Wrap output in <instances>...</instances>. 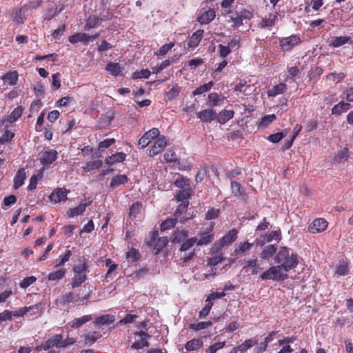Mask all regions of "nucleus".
I'll use <instances>...</instances> for the list:
<instances>
[{"mask_svg":"<svg viewBox=\"0 0 353 353\" xmlns=\"http://www.w3.org/2000/svg\"><path fill=\"white\" fill-rule=\"evenodd\" d=\"M125 157H126V154L125 153H123L122 152H117L116 154H114L108 157L105 159V162L108 164L112 165L117 162H122L123 161L125 160Z\"/></svg>","mask_w":353,"mask_h":353,"instance_id":"c85d7f7f","label":"nucleus"},{"mask_svg":"<svg viewBox=\"0 0 353 353\" xmlns=\"http://www.w3.org/2000/svg\"><path fill=\"white\" fill-rule=\"evenodd\" d=\"M141 207V203H133L130 208V216L135 217L140 212Z\"/></svg>","mask_w":353,"mask_h":353,"instance_id":"e2e57ef3","label":"nucleus"},{"mask_svg":"<svg viewBox=\"0 0 353 353\" xmlns=\"http://www.w3.org/2000/svg\"><path fill=\"white\" fill-rule=\"evenodd\" d=\"M88 265L85 259L82 262L80 261L79 264L73 267L74 276L70 283L72 288H78L87 280L86 272H88Z\"/></svg>","mask_w":353,"mask_h":353,"instance_id":"f03ea898","label":"nucleus"},{"mask_svg":"<svg viewBox=\"0 0 353 353\" xmlns=\"http://www.w3.org/2000/svg\"><path fill=\"white\" fill-rule=\"evenodd\" d=\"M188 236V232L185 230H174L172 235L173 243H179L184 241Z\"/></svg>","mask_w":353,"mask_h":353,"instance_id":"4be33fe9","label":"nucleus"},{"mask_svg":"<svg viewBox=\"0 0 353 353\" xmlns=\"http://www.w3.org/2000/svg\"><path fill=\"white\" fill-rule=\"evenodd\" d=\"M90 294L88 293L82 296L75 299L74 292H69L59 296L55 301V304L58 307H64L71 302L74 303L77 305H84L90 298Z\"/></svg>","mask_w":353,"mask_h":353,"instance_id":"7ed1b4c3","label":"nucleus"},{"mask_svg":"<svg viewBox=\"0 0 353 353\" xmlns=\"http://www.w3.org/2000/svg\"><path fill=\"white\" fill-rule=\"evenodd\" d=\"M90 39V35L85 33L77 32L69 37L68 40L71 43H77L78 42H86Z\"/></svg>","mask_w":353,"mask_h":353,"instance_id":"b1692460","label":"nucleus"},{"mask_svg":"<svg viewBox=\"0 0 353 353\" xmlns=\"http://www.w3.org/2000/svg\"><path fill=\"white\" fill-rule=\"evenodd\" d=\"M36 280L37 279L34 276L26 277L21 282L20 287L22 288H26L33 284Z\"/></svg>","mask_w":353,"mask_h":353,"instance_id":"0e129e2a","label":"nucleus"},{"mask_svg":"<svg viewBox=\"0 0 353 353\" xmlns=\"http://www.w3.org/2000/svg\"><path fill=\"white\" fill-rule=\"evenodd\" d=\"M257 343L256 340H253L252 339H249L245 340L243 343H242L241 345H239L237 347L239 349V351L240 352H245L249 348L253 347Z\"/></svg>","mask_w":353,"mask_h":353,"instance_id":"de8ad7c7","label":"nucleus"},{"mask_svg":"<svg viewBox=\"0 0 353 353\" xmlns=\"http://www.w3.org/2000/svg\"><path fill=\"white\" fill-rule=\"evenodd\" d=\"M101 336L99 333L94 332L84 335L85 344L91 345Z\"/></svg>","mask_w":353,"mask_h":353,"instance_id":"79ce46f5","label":"nucleus"},{"mask_svg":"<svg viewBox=\"0 0 353 353\" xmlns=\"http://www.w3.org/2000/svg\"><path fill=\"white\" fill-rule=\"evenodd\" d=\"M168 239L167 237H160L157 239L154 245V252L157 254L168 244Z\"/></svg>","mask_w":353,"mask_h":353,"instance_id":"f704fd0d","label":"nucleus"},{"mask_svg":"<svg viewBox=\"0 0 353 353\" xmlns=\"http://www.w3.org/2000/svg\"><path fill=\"white\" fill-rule=\"evenodd\" d=\"M237 236V231L236 229L230 230L228 234L223 236L219 241L225 246L233 243Z\"/></svg>","mask_w":353,"mask_h":353,"instance_id":"bb28decb","label":"nucleus"},{"mask_svg":"<svg viewBox=\"0 0 353 353\" xmlns=\"http://www.w3.org/2000/svg\"><path fill=\"white\" fill-rule=\"evenodd\" d=\"M135 336H138L139 339H137L134 342L131 346V348L135 350H140L145 347L149 346L148 341L150 336L144 331L137 332L134 333Z\"/></svg>","mask_w":353,"mask_h":353,"instance_id":"1a4fd4ad","label":"nucleus"},{"mask_svg":"<svg viewBox=\"0 0 353 353\" xmlns=\"http://www.w3.org/2000/svg\"><path fill=\"white\" fill-rule=\"evenodd\" d=\"M174 185L180 188L181 189L186 188L188 187H190V183L189 179L184 178V177H180L174 181Z\"/></svg>","mask_w":353,"mask_h":353,"instance_id":"680f3d73","label":"nucleus"},{"mask_svg":"<svg viewBox=\"0 0 353 353\" xmlns=\"http://www.w3.org/2000/svg\"><path fill=\"white\" fill-rule=\"evenodd\" d=\"M216 113L212 109H205L200 111L197 114V118L202 122L210 123L216 119Z\"/></svg>","mask_w":353,"mask_h":353,"instance_id":"ddd939ff","label":"nucleus"},{"mask_svg":"<svg viewBox=\"0 0 353 353\" xmlns=\"http://www.w3.org/2000/svg\"><path fill=\"white\" fill-rule=\"evenodd\" d=\"M350 41V37L347 36L334 37L328 41V45L333 48L341 47Z\"/></svg>","mask_w":353,"mask_h":353,"instance_id":"a211bd4d","label":"nucleus"},{"mask_svg":"<svg viewBox=\"0 0 353 353\" xmlns=\"http://www.w3.org/2000/svg\"><path fill=\"white\" fill-rule=\"evenodd\" d=\"M106 70L112 75L118 76L122 70V68L118 63H108L106 65Z\"/></svg>","mask_w":353,"mask_h":353,"instance_id":"4c0bfd02","label":"nucleus"},{"mask_svg":"<svg viewBox=\"0 0 353 353\" xmlns=\"http://www.w3.org/2000/svg\"><path fill=\"white\" fill-rule=\"evenodd\" d=\"M301 42V38L298 34H292L289 37L281 39L279 46L283 52H289L300 44Z\"/></svg>","mask_w":353,"mask_h":353,"instance_id":"39448f33","label":"nucleus"},{"mask_svg":"<svg viewBox=\"0 0 353 353\" xmlns=\"http://www.w3.org/2000/svg\"><path fill=\"white\" fill-rule=\"evenodd\" d=\"M171 64V62L169 59L164 60L160 64L157 65L156 66L152 68V72L157 74L168 67Z\"/></svg>","mask_w":353,"mask_h":353,"instance_id":"13d9d810","label":"nucleus"},{"mask_svg":"<svg viewBox=\"0 0 353 353\" xmlns=\"http://www.w3.org/2000/svg\"><path fill=\"white\" fill-rule=\"evenodd\" d=\"M66 274L65 269H60L57 271L52 272L48 274V279L50 281H59L63 279Z\"/></svg>","mask_w":353,"mask_h":353,"instance_id":"58836bf2","label":"nucleus"},{"mask_svg":"<svg viewBox=\"0 0 353 353\" xmlns=\"http://www.w3.org/2000/svg\"><path fill=\"white\" fill-rule=\"evenodd\" d=\"M285 136H286V133H284L283 132H279L269 135L268 137V140L272 143H276L279 142Z\"/></svg>","mask_w":353,"mask_h":353,"instance_id":"4d7b16f0","label":"nucleus"},{"mask_svg":"<svg viewBox=\"0 0 353 353\" xmlns=\"http://www.w3.org/2000/svg\"><path fill=\"white\" fill-rule=\"evenodd\" d=\"M208 100L210 106L213 108L218 105L223 100V98L217 93H210L208 95Z\"/></svg>","mask_w":353,"mask_h":353,"instance_id":"a19ab883","label":"nucleus"},{"mask_svg":"<svg viewBox=\"0 0 353 353\" xmlns=\"http://www.w3.org/2000/svg\"><path fill=\"white\" fill-rule=\"evenodd\" d=\"M114 321V316L110 314H105L97 318L95 323L97 325H110Z\"/></svg>","mask_w":353,"mask_h":353,"instance_id":"72a5a7b5","label":"nucleus"},{"mask_svg":"<svg viewBox=\"0 0 353 353\" xmlns=\"http://www.w3.org/2000/svg\"><path fill=\"white\" fill-rule=\"evenodd\" d=\"M176 219L177 218H169L165 220L161 224V230L162 231H165L168 230H170L172 228H174L176 223Z\"/></svg>","mask_w":353,"mask_h":353,"instance_id":"8fccbe9b","label":"nucleus"},{"mask_svg":"<svg viewBox=\"0 0 353 353\" xmlns=\"http://www.w3.org/2000/svg\"><path fill=\"white\" fill-rule=\"evenodd\" d=\"M167 145V141L165 136L159 137L154 142L153 145L149 149V155L154 157L160 154Z\"/></svg>","mask_w":353,"mask_h":353,"instance_id":"0eeeda50","label":"nucleus"},{"mask_svg":"<svg viewBox=\"0 0 353 353\" xmlns=\"http://www.w3.org/2000/svg\"><path fill=\"white\" fill-rule=\"evenodd\" d=\"M277 19L276 14L270 13L268 16L264 17L259 23L261 28H270L274 26Z\"/></svg>","mask_w":353,"mask_h":353,"instance_id":"412c9836","label":"nucleus"},{"mask_svg":"<svg viewBox=\"0 0 353 353\" xmlns=\"http://www.w3.org/2000/svg\"><path fill=\"white\" fill-rule=\"evenodd\" d=\"M286 273L287 272H285L281 267L277 265L265 271L260 277L263 281L271 279L276 281H282L288 278Z\"/></svg>","mask_w":353,"mask_h":353,"instance_id":"20e7f679","label":"nucleus"},{"mask_svg":"<svg viewBox=\"0 0 353 353\" xmlns=\"http://www.w3.org/2000/svg\"><path fill=\"white\" fill-rule=\"evenodd\" d=\"M212 323L211 321H202L198 323H191L189 327L194 331H199L207 327H211Z\"/></svg>","mask_w":353,"mask_h":353,"instance_id":"37998d69","label":"nucleus"},{"mask_svg":"<svg viewBox=\"0 0 353 353\" xmlns=\"http://www.w3.org/2000/svg\"><path fill=\"white\" fill-rule=\"evenodd\" d=\"M51 201L55 203L65 201L67 199V190L65 188H57L50 195Z\"/></svg>","mask_w":353,"mask_h":353,"instance_id":"4468645a","label":"nucleus"},{"mask_svg":"<svg viewBox=\"0 0 353 353\" xmlns=\"http://www.w3.org/2000/svg\"><path fill=\"white\" fill-rule=\"evenodd\" d=\"M23 111V108L22 106H17L10 114L8 121L10 123L16 121L21 116Z\"/></svg>","mask_w":353,"mask_h":353,"instance_id":"49530a36","label":"nucleus"},{"mask_svg":"<svg viewBox=\"0 0 353 353\" xmlns=\"http://www.w3.org/2000/svg\"><path fill=\"white\" fill-rule=\"evenodd\" d=\"M234 115V110H223L219 112V114L216 115V119L217 122H219L220 124H225L229 120L232 119Z\"/></svg>","mask_w":353,"mask_h":353,"instance_id":"f3484780","label":"nucleus"},{"mask_svg":"<svg viewBox=\"0 0 353 353\" xmlns=\"http://www.w3.org/2000/svg\"><path fill=\"white\" fill-rule=\"evenodd\" d=\"M92 318L91 315H85L80 318L74 319L72 322V328L79 327L81 325H83V324H85V323L90 321L92 320Z\"/></svg>","mask_w":353,"mask_h":353,"instance_id":"e433bc0d","label":"nucleus"},{"mask_svg":"<svg viewBox=\"0 0 353 353\" xmlns=\"http://www.w3.org/2000/svg\"><path fill=\"white\" fill-rule=\"evenodd\" d=\"M174 46V42L164 44L157 52H154L156 56L165 55Z\"/></svg>","mask_w":353,"mask_h":353,"instance_id":"603ef678","label":"nucleus"},{"mask_svg":"<svg viewBox=\"0 0 353 353\" xmlns=\"http://www.w3.org/2000/svg\"><path fill=\"white\" fill-rule=\"evenodd\" d=\"M349 158L348 149L344 148L342 150L338 151L337 154L334 157V161L337 163H341L346 161Z\"/></svg>","mask_w":353,"mask_h":353,"instance_id":"c9c22d12","label":"nucleus"},{"mask_svg":"<svg viewBox=\"0 0 353 353\" xmlns=\"http://www.w3.org/2000/svg\"><path fill=\"white\" fill-rule=\"evenodd\" d=\"M180 91V88L177 85H174L166 92V97L169 100H173L179 94Z\"/></svg>","mask_w":353,"mask_h":353,"instance_id":"bf43d9fd","label":"nucleus"},{"mask_svg":"<svg viewBox=\"0 0 353 353\" xmlns=\"http://www.w3.org/2000/svg\"><path fill=\"white\" fill-rule=\"evenodd\" d=\"M203 345V341L199 339H194L189 341L185 345L187 351H193L200 348Z\"/></svg>","mask_w":353,"mask_h":353,"instance_id":"473e14b6","label":"nucleus"},{"mask_svg":"<svg viewBox=\"0 0 353 353\" xmlns=\"http://www.w3.org/2000/svg\"><path fill=\"white\" fill-rule=\"evenodd\" d=\"M204 31L198 30L192 34L188 41V46L190 48L196 47L202 39Z\"/></svg>","mask_w":353,"mask_h":353,"instance_id":"dca6fc26","label":"nucleus"},{"mask_svg":"<svg viewBox=\"0 0 353 353\" xmlns=\"http://www.w3.org/2000/svg\"><path fill=\"white\" fill-rule=\"evenodd\" d=\"M14 137V133L10 132L9 130H6L2 136L0 137V143L5 144L10 141Z\"/></svg>","mask_w":353,"mask_h":353,"instance_id":"774afa93","label":"nucleus"},{"mask_svg":"<svg viewBox=\"0 0 353 353\" xmlns=\"http://www.w3.org/2000/svg\"><path fill=\"white\" fill-rule=\"evenodd\" d=\"M141 258V254L137 250L132 248L126 253V259L130 260L132 262H136Z\"/></svg>","mask_w":353,"mask_h":353,"instance_id":"3c124183","label":"nucleus"},{"mask_svg":"<svg viewBox=\"0 0 353 353\" xmlns=\"http://www.w3.org/2000/svg\"><path fill=\"white\" fill-rule=\"evenodd\" d=\"M276 117L274 114L265 115L261 119V121L260 122V126L266 127L272 121H274Z\"/></svg>","mask_w":353,"mask_h":353,"instance_id":"69168bd1","label":"nucleus"},{"mask_svg":"<svg viewBox=\"0 0 353 353\" xmlns=\"http://www.w3.org/2000/svg\"><path fill=\"white\" fill-rule=\"evenodd\" d=\"M350 105L348 103L341 101L332 108V114L340 115L341 113L347 112L350 109Z\"/></svg>","mask_w":353,"mask_h":353,"instance_id":"a878e982","label":"nucleus"},{"mask_svg":"<svg viewBox=\"0 0 353 353\" xmlns=\"http://www.w3.org/2000/svg\"><path fill=\"white\" fill-rule=\"evenodd\" d=\"M276 247L274 245H268L265 246L261 253L259 254V256L262 260H269L272 256L274 254H276Z\"/></svg>","mask_w":353,"mask_h":353,"instance_id":"2eb2a0df","label":"nucleus"},{"mask_svg":"<svg viewBox=\"0 0 353 353\" xmlns=\"http://www.w3.org/2000/svg\"><path fill=\"white\" fill-rule=\"evenodd\" d=\"M62 343V335L61 334H55L52 337L49 338L44 345H43V348L44 350H48L54 347H61Z\"/></svg>","mask_w":353,"mask_h":353,"instance_id":"f8f14e48","label":"nucleus"},{"mask_svg":"<svg viewBox=\"0 0 353 353\" xmlns=\"http://www.w3.org/2000/svg\"><path fill=\"white\" fill-rule=\"evenodd\" d=\"M151 72L148 69H142L140 71H136L132 74V78L134 79H148L150 76Z\"/></svg>","mask_w":353,"mask_h":353,"instance_id":"5fc2aeb1","label":"nucleus"},{"mask_svg":"<svg viewBox=\"0 0 353 353\" xmlns=\"http://www.w3.org/2000/svg\"><path fill=\"white\" fill-rule=\"evenodd\" d=\"M274 259V262L281 267L285 272L295 268L299 263L297 255L294 254L290 255L287 247L281 248Z\"/></svg>","mask_w":353,"mask_h":353,"instance_id":"f257e3e1","label":"nucleus"},{"mask_svg":"<svg viewBox=\"0 0 353 353\" xmlns=\"http://www.w3.org/2000/svg\"><path fill=\"white\" fill-rule=\"evenodd\" d=\"M103 21V19L95 15L89 16L86 20L84 28L85 30L94 28L99 26Z\"/></svg>","mask_w":353,"mask_h":353,"instance_id":"5701e85b","label":"nucleus"},{"mask_svg":"<svg viewBox=\"0 0 353 353\" xmlns=\"http://www.w3.org/2000/svg\"><path fill=\"white\" fill-rule=\"evenodd\" d=\"M242 270L248 274L254 276L261 272L263 268L260 267L258 259H251L244 263Z\"/></svg>","mask_w":353,"mask_h":353,"instance_id":"423d86ee","label":"nucleus"},{"mask_svg":"<svg viewBox=\"0 0 353 353\" xmlns=\"http://www.w3.org/2000/svg\"><path fill=\"white\" fill-rule=\"evenodd\" d=\"M87 205H88L86 203H81L78 206L70 209L68 212V216L74 217L78 215L82 214L85 211Z\"/></svg>","mask_w":353,"mask_h":353,"instance_id":"2f4dec72","label":"nucleus"},{"mask_svg":"<svg viewBox=\"0 0 353 353\" xmlns=\"http://www.w3.org/2000/svg\"><path fill=\"white\" fill-rule=\"evenodd\" d=\"M214 83L212 81H210L208 83H205L199 87L196 88L195 90L193 91L192 94L194 96L200 95L203 93H205L209 91L213 86Z\"/></svg>","mask_w":353,"mask_h":353,"instance_id":"ea45409f","label":"nucleus"},{"mask_svg":"<svg viewBox=\"0 0 353 353\" xmlns=\"http://www.w3.org/2000/svg\"><path fill=\"white\" fill-rule=\"evenodd\" d=\"M103 165L101 160L93 161L88 162L85 166L83 167V170L86 172H91L92 170L99 169Z\"/></svg>","mask_w":353,"mask_h":353,"instance_id":"c03bdc74","label":"nucleus"},{"mask_svg":"<svg viewBox=\"0 0 353 353\" xmlns=\"http://www.w3.org/2000/svg\"><path fill=\"white\" fill-rule=\"evenodd\" d=\"M327 222L324 219H316L310 225L308 230L310 233H320L323 232L327 228Z\"/></svg>","mask_w":353,"mask_h":353,"instance_id":"9d476101","label":"nucleus"},{"mask_svg":"<svg viewBox=\"0 0 353 353\" xmlns=\"http://www.w3.org/2000/svg\"><path fill=\"white\" fill-rule=\"evenodd\" d=\"M252 243H250L249 242H244L243 243H241L234 250V252L236 254H243L247 251H249L252 247Z\"/></svg>","mask_w":353,"mask_h":353,"instance_id":"6e6d98bb","label":"nucleus"},{"mask_svg":"<svg viewBox=\"0 0 353 353\" xmlns=\"http://www.w3.org/2000/svg\"><path fill=\"white\" fill-rule=\"evenodd\" d=\"M196 242V237H192L186 239L181 244L179 250L181 252H185L190 249Z\"/></svg>","mask_w":353,"mask_h":353,"instance_id":"a18cd8bd","label":"nucleus"},{"mask_svg":"<svg viewBox=\"0 0 353 353\" xmlns=\"http://www.w3.org/2000/svg\"><path fill=\"white\" fill-rule=\"evenodd\" d=\"M128 181L129 178L125 174H117L112 178L110 186L112 189H114L121 185L125 184Z\"/></svg>","mask_w":353,"mask_h":353,"instance_id":"aec40b11","label":"nucleus"},{"mask_svg":"<svg viewBox=\"0 0 353 353\" xmlns=\"http://www.w3.org/2000/svg\"><path fill=\"white\" fill-rule=\"evenodd\" d=\"M25 179H26V172L23 168H21L18 170L16 176L14 178V189H18L19 188H20L23 184Z\"/></svg>","mask_w":353,"mask_h":353,"instance_id":"cd10ccee","label":"nucleus"},{"mask_svg":"<svg viewBox=\"0 0 353 353\" xmlns=\"http://www.w3.org/2000/svg\"><path fill=\"white\" fill-rule=\"evenodd\" d=\"M58 152L55 150H48L40 157V163L44 168H48L57 159Z\"/></svg>","mask_w":353,"mask_h":353,"instance_id":"6e6552de","label":"nucleus"},{"mask_svg":"<svg viewBox=\"0 0 353 353\" xmlns=\"http://www.w3.org/2000/svg\"><path fill=\"white\" fill-rule=\"evenodd\" d=\"M72 256V252L70 250H66L63 255L59 256V259L56 261L55 267L63 266L64 264L69 261Z\"/></svg>","mask_w":353,"mask_h":353,"instance_id":"09e8293b","label":"nucleus"},{"mask_svg":"<svg viewBox=\"0 0 353 353\" xmlns=\"http://www.w3.org/2000/svg\"><path fill=\"white\" fill-rule=\"evenodd\" d=\"M216 17V12L214 9L203 12L200 17H198V21L201 25L210 23Z\"/></svg>","mask_w":353,"mask_h":353,"instance_id":"6ab92c4d","label":"nucleus"},{"mask_svg":"<svg viewBox=\"0 0 353 353\" xmlns=\"http://www.w3.org/2000/svg\"><path fill=\"white\" fill-rule=\"evenodd\" d=\"M189 202H181V203L177 207L174 212V216L178 218L181 214L184 213L188 207Z\"/></svg>","mask_w":353,"mask_h":353,"instance_id":"338daca9","label":"nucleus"},{"mask_svg":"<svg viewBox=\"0 0 353 353\" xmlns=\"http://www.w3.org/2000/svg\"><path fill=\"white\" fill-rule=\"evenodd\" d=\"M191 194V188L188 187L186 188L179 190L176 194V200L181 202H189L188 199Z\"/></svg>","mask_w":353,"mask_h":353,"instance_id":"7c9ffc66","label":"nucleus"},{"mask_svg":"<svg viewBox=\"0 0 353 353\" xmlns=\"http://www.w3.org/2000/svg\"><path fill=\"white\" fill-rule=\"evenodd\" d=\"M214 227V223H211L210 226L207 230V232H202L201 234V238L199 240L196 239V245H207L212 241L214 238V235L210 233L212 232Z\"/></svg>","mask_w":353,"mask_h":353,"instance_id":"9b49d317","label":"nucleus"},{"mask_svg":"<svg viewBox=\"0 0 353 353\" xmlns=\"http://www.w3.org/2000/svg\"><path fill=\"white\" fill-rule=\"evenodd\" d=\"M286 89V85L284 83H281L274 86L272 89L269 90L268 94L269 97H275L278 94L283 93Z\"/></svg>","mask_w":353,"mask_h":353,"instance_id":"c756f323","label":"nucleus"},{"mask_svg":"<svg viewBox=\"0 0 353 353\" xmlns=\"http://www.w3.org/2000/svg\"><path fill=\"white\" fill-rule=\"evenodd\" d=\"M232 193L235 196H244V192L241 188V185L236 181L231 182Z\"/></svg>","mask_w":353,"mask_h":353,"instance_id":"864d4df0","label":"nucleus"},{"mask_svg":"<svg viewBox=\"0 0 353 353\" xmlns=\"http://www.w3.org/2000/svg\"><path fill=\"white\" fill-rule=\"evenodd\" d=\"M223 261V256L221 254H218L214 256H212L208 260V265L210 266H215Z\"/></svg>","mask_w":353,"mask_h":353,"instance_id":"052dcab7","label":"nucleus"},{"mask_svg":"<svg viewBox=\"0 0 353 353\" xmlns=\"http://www.w3.org/2000/svg\"><path fill=\"white\" fill-rule=\"evenodd\" d=\"M18 77V72L14 70L7 72L1 77V79L7 82L10 85H14L17 83Z\"/></svg>","mask_w":353,"mask_h":353,"instance_id":"393cba45","label":"nucleus"}]
</instances>
